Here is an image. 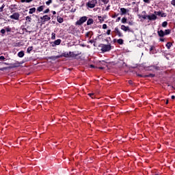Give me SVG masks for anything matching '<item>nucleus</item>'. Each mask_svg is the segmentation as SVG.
I'll return each mask as SVG.
<instances>
[{"instance_id": "nucleus-1", "label": "nucleus", "mask_w": 175, "mask_h": 175, "mask_svg": "<svg viewBox=\"0 0 175 175\" xmlns=\"http://www.w3.org/2000/svg\"><path fill=\"white\" fill-rule=\"evenodd\" d=\"M100 47H101V51H103V53H106L111 50V45L110 44H102L100 45Z\"/></svg>"}, {"instance_id": "nucleus-2", "label": "nucleus", "mask_w": 175, "mask_h": 175, "mask_svg": "<svg viewBox=\"0 0 175 175\" xmlns=\"http://www.w3.org/2000/svg\"><path fill=\"white\" fill-rule=\"evenodd\" d=\"M96 3H98L96 0H91L86 3V6L90 9H94V7L96 6Z\"/></svg>"}, {"instance_id": "nucleus-3", "label": "nucleus", "mask_w": 175, "mask_h": 175, "mask_svg": "<svg viewBox=\"0 0 175 175\" xmlns=\"http://www.w3.org/2000/svg\"><path fill=\"white\" fill-rule=\"evenodd\" d=\"M87 18H88L87 16L81 17L79 20L76 22V25H81L84 24V23L87 21Z\"/></svg>"}, {"instance_id": "nucleus-4", "label": "nucleus", "mask_w": 175, "mask_h": 175, "mask_svg": "<svg viewBox=\"0 0 175 175\" xmlns=\"http://www.w3.org/2000/svg\"><path fill=\"white\" fill-rule=\"evenodd\" d=\"M114 33H116V35H118V36L119 38H122L124 36V34H122V33H121V31H120V29H118V27H116L114 29L113 31Z\"/></svg>"}, {"instance_id": "nucleus-5", "label": "nucleus", "mask_w": 175, "mask_h": 175, "mask_svg": "<svg viewBox=\"0 0 175 175\" xmlns=\"http://www.w3.org/2000/svg\"><path fill=\"white\" fill-rule=\"evenodd\" d=\"M10 18H12V20H18V18H20V14H18V12H15L10 16Z\"/></svg>"}, {"instance_id": "nucleus-6", "label": "nucleus", "mask_w": 175, "mask_h": 175, "mask_svg": "<svg viewBox=\"0 0 175 175\" xmlns=\"http://www.w3.org/2000/svg\"><path fill=\"white\" fill-rule=\"evenodd\" d=\"M120 29H122V31H124V32H131V29H129V26H125L124 25H122Z\"/></svg>"}, {"instance_id": "nucleus-7", "label": "nucleus", "mask_w": 175, "mask_h": 175, "mask_svg": "<svg viewBox=\"0 0 175 175\" xmlns=\"http://www.w3.org/2000/svg\"><path fill=\"white\" fill-rule=\"evenodd\" d=\"M147 18H148V20L150 21H152V20H157V17L155 15V14H152V15H148L147 16Z\"/></svg>"}, {"instance_id": "nucleus-8", "label": "nucleus", "mask_w": 175, "mask_h": 175, "mask_svg": "<svg viewBox=\"0 0 175 175\" xmlns=\"http://www.w3.org/2000/svg\"><path fill=\"white\" fill-rule=\"evenodd\" d=\"M40 19L44 20V21H50V20H51V18L50 16H48L47 15H44L41 17Z\"/></svg>"}, {"instance_id": "nucleus-9", "label": "nucleus", "mask_w": 175, "mask_h": 175, "mask_svg": "<svg viewBox=\"0 0 175 175\" xmlns=\"http://www.w3.org/2000/svg\"><path fill=\"white\" fill-rule=\"evenodd\" d=\"M77 55H79V54H75V52L70 51L68 53V57L70 58H75V57H77Z\"/></svg>"}, {"instance_id": "nucleus-10", "label": "nucleus", "mask_w": 175, "mask_h": 175, "mask_svg": "<svg viewBox=\"0 0 175 175\" xmlns=\"http://www.w3.org/2000/svg\"><path fill=\"white\" fill-rule=\"evenodd\" d=\"M49 58V59H53V61H55V59H58V58H62V55L51 56Z\"/></svg>"}, {"instance_id": "nucleus-11", "label": "nucleus", "mask_w": 175, "mask_h": 175, "mask_svg": "<svg viewBox=\"0 0 175 175\" xmlns=\"http://www.w3.org/2000/svg\"><path fill=\"white\" fill-rule=\"evenodd\" d=\"M157 33L159 36H160V38H163V36H165V31H163V30L158 31Z\"/></svg>"}, {"instance_id": "nucleus-12", "label": "nucleus", "mask_w": 175, "mask_h": 175, "mask_svg": "<svg viewBox=\"0 0 175 175\" xmlns=\"http://www.w3.org/2000/svg\"><path fill=\"white\" fill-rule=\"evenodd\" d=\"M121 14H126L129 10H126V8H120Z\"/></svg>"}, {"instance_id": "nucleus-13", "label": "nucleus", "mask_w": 175, "mask_h": 175, "mask_svg": "<svg viewBox=\"0 0 175 175\" xmlns=\"http://www.w3.org/2000/svg\"><path fill=\"white\" fill-rule=\"evenodd\" d=\"M35 12H36V8H32L29 9V14H33V13H35Z\"/></svg>"}, {"instance_id": "nucleus-14", "label": "nucleus", "mask_w": 175, "mask_h": 175, "mask_svg": "<svg viewBox=\"0 0 175 175\" xmlns=\"http://www.w3.org/2000/svg\"><path fill=\"white\" fill-rule=\"evenodd\" d=\"M92 24H94V19L89 18L87 21V25H91Z\"/></svg>"}, {"instance_id": "nucleus-15", "label": "nucleus", "mask_w": 175, "mask_h": 175, "mask_svg": "<svg viewBox=\"0 0 175 175\" xmlns=\"http://www.w3.org/2000/svg\"><path fill=\"white\" fill-rule=\"evenodd\" d=\"M53 43L55 46H59V44H61V39L55 40Z\"/></svg>"}, {"instance_id": "nucleus-16", "label": "nucleus", "mask_w": 175, "mask_h": 175, "mask_svg": "<svg viewBox=\"0 0 175 175\" xmlns=\"http://www.w3.org/2000/svg\"><path fill=\"white\" fill-rule=\"evenodd\" d=\"M25 53L24 51H21L20 52H18V57H19V58H23V57H24Z\"/></svg>"}, {"instance_id": "nucleus-17", "label": "nucleus", "mask_w": 175, "mask_h": 175, "mask_svg": "<svg viewBox=\"0 0 175 175\" xmlns=\"http://www.w3.org/2000/svg\"><path fill=\"white\" fill-rule=\"evenodd\" d=\"M57 20L59 24H62V23H64V18H61L60 16H57Z\"/></svg>"}, {"instance_id": "nucleus-18", "label": "nucleus", "mask_w": 175, "mask_h": 175, "mask_svg": "<svg viewBox=\"0 0 175 175\" xmlns=\"http://www.w3.org/2000/svg\"><path fill=\"white\" fill-rule=\"evenodd\" d=\"M44 9V6L41 5L37 8V12H43Z\"/></svg>"}, {"instance_id": "nucleus-19", "label": "nucleus", "mask_w": 175, "mask_h": 175, "mask_svg": "<svg viewBox=\"0 0 175 175\" xmlns=\"http://www.w3.org/2000/svg\"><path fill=\"white\" fill-rule=\"evenodd\" d=\"M172 46H173V44H172V42H167L166 44V47L167 49H168V50H170V48L172 47Z\"/></svg>"}, {"instance_id": "nucleus-20", "label": "nucleus", "mask_w": 175, "mask_h": 175, "mask_svg": "<svg viewBox=\"0 0 175 175\" xmlns=\"http://www.w3.org/2000/svg\"><path fill=\"white\" fill-rule=\"evenodd\" d=\"M117 42L118 43V44H124V40L120 38L117 40Z\"/></svg>"}, {"instance_id": "nucleus-21", "label": "nucleus", "mask_w": 175, "mask_h": 175, "mask_svg": "<svg viewBox=\"0 0 175 175\" xmlns=\"http://www.w3.org/2000/svg\"><path fill=\"white\" fill-rule=\"evenodd\" d=\"M62 55V57H65L66 58H68V57H69V53L65 52L63 53V55Z\"/></svg>"}, {"instance_id": "nucleus-22", "label": "nucleus", "mask_w": 175, "mask_h": 175, "mask_svg": "<svg viewBox=\"0 0 175 175\" xmlns=\"http://www.w3.org/2000/svg\"><path fill=\"white\" fill-rule=\"evenodd\" d=\"M144 77H155V75H154V74H149L148 75H145Z\"/></svg>"}, {"instance_id": "nucleus-23", "label": "nucleus", "mask_w": 175, "mask_h": 175, "mask_svg": "<svg viewBox=\"0 0 175 175\" xmlns=\"http://www.w3.org/2000/svg\"><path fill=\"white\" fill-rule=\"evenodd\" d=\"M23 3L24 2H27V3H29V2H32L33 0H21Z\"/></svg>"}, {"instance_id": "nucleus-24", "label": "nucleus", "mask_w": 175, "mask_h": 175, "mask_svg": "<svg viewBox=\"0 0 175 175\" xmlns=\"http://www.w3.org/2000/svg\"><path fill=\"white\" fill-rule=\"evenodd\" d=\"M162 27H163L164 28H165V27H167V21H164L162 23Z\"/></svg>"}, {"instance_id": "nucleus-25", "label": "nucleus", "mask_w": 175, "mask_h": 175, "mask_svg": "<svg viewBox=\"0 0 175 175\" xmlns=\"http://www.w3.org/2000/svg\"><path fill=\"white\" fill-rule=\"evenodd\" d=\"M164 33H165V35L170 34V29H165Z\"/></svg>"}, {"instance_id": "nucleus-26", "label": "nucleus", "mask_w": 175, "mask_h": 175, "mask_svg": "<svg viewBox=\"0 0 175 175\" xmlns=\"http://www.w3.org/2000/svg\"><path fill=\"white\" fill-rule=\"evenodd\" d=\"M161 13H162L161 12H157V11L154 12L155 16H161Z\"/></svg>"}, {"instance_id": "nucleus-27", "label": "nucleus", "mask_w": 175, "mask_h": 175, "mask_svg": "<svg viewBox=\"0 0 175 175\" xmlns=\"http://www.w3.org/2000/svg\"><path fill=\"white\" fill-rule=\"evenodd\" d=\"M138 16L139 17V18H144V20H146V18H147V16L146 15H142V16L138 15Z\"/></svg>"}, {"instance_id": "nucleus-28", "label": "nucleus", "mask_w": 175, "mask_h": 175, "mask_svg": "<svg viewBox=\"0 0 175 175\" xmlns=\"http://www.w3.org/2000/svg\"><path fill=\"white\" fill-rule=\"evenodd\" d=\"M122 24H126V18H122Z\"/></svg>"}, {"instance_id": "nucleus-29", "label": "nucleus", "mask_w": 175, "mask_h": 175, "mask_svg": "<svg viewBox=\"0 0 175 175\" xmlns=\"http://www.w3.org/2000/svg\"><path fill=\"white\" fill-rule=\"evenodd\" d=\"M32 50H33V47L29 46V48H27V53H31V51H32Z\"/></svg>"}, {"instance_id": "nucleus-30", "label": "nucleus", "mask_w": 175, "mask_h": 175, "mask_svg": "<svg viewBox=\"0 0 175 175\" xmlns=\"http://www.w3.org/2000/svg\"><path fill=\"white\" fill-rule=\"evenodd\" d=\"M52 2H53V0H48L46 2V5H47L49 6V5H50V3H52Z\"/></svg>"}, {"instance_id": "nucleus-31", "label": "nucleus", "mask_w": 175, "mask_h": 175, "mask_svg": "<svg viewBox=\"0 0 175 175\" xmlns=\"http://www.w3.org/2000/svg\"><path fill=\"white\" fill-rule=\"evenodd\" d=\"M4 8H5V4H3V5H1V7H0V12H3Z\"/></svg>"}, {"instance_id": "nucleus-32", "label": "nucleus", "mask_w": 175, "mask_h": 175, "mask_svg": "<svg viewBox=\"0 0 175 175\" xmlns=\"http://www.w3.org/2000/svg\"><path fill=\"white\" fill-rule=\"evenodd\" d=\"M26 20L28 21L29 23H31V21H32V18L30 16H27Z\"/></svg>"}, {"instance_id": "nucleus-33", "label": "nucleus", "mask_w": 175, "mask_h": 175, "mask_svg": "<svg viewBox=\"0 0 175 175\" xmlns=\"http://www.w3.org/2000/svg\"><path fill=\"white\" fill-rule=\"evenodd\" d=\"M52 37H51V39L53 40H54L55 39V33H52Z\"/></svg>"}, {"instance_id": "nucleus-34", "label": "nucleus", "mask_w": 175, "mask_h": 175, "mask_svg": "<svg viewBox=\"0 0 175 175\" xmlns=\"http://www.w3.org/2000/svg\"><path fill=\"white\" fill-rule=\"evenodd\" d=\"M11 65H12L11 68H17V65H18V64H12Z\"/></svg>"}, {"instance_id": "nucleus-35", "label": "nucleus", "mask_w": 175, "mask_h": 175, "mask_svg": "<svg viewBox=\"0 0 175 175\" xmlns=\"http://www.w3.org/2000/svg\"><path fill=\"white\" fill-rule=\"evenodd\" d=\"M171 5H172V6L175 8V0H172L171 1Z\"/></svg>"}, {"instance_id": "nucleus-36", "label": "nucleus", "mask_w": 175, "mask_h": 175, "mask_svg": "<svg viewBox=\"0 0 175 175\" xmlns=\"http://www.w3.org/2000/svg\"><path fill=\"white\" fill-rule=\"evenodd\" d=\"M102 2H103L105 4H107L109 3V0H102Z\"/></svg>"}, {"instance_id": "nucleus-37", "label": "nucleus", "mask_w": 175, "mask_h": 175, "mask_svg": "<svg viewBox=\"0 0 175 175\" xmlns=\"http://www.w3.org/2000/svg\"><path fill=\"white\" fill-rule=\"evenodd\" d=\"M6 33V30H5V29H2L1 30V33L4 34V33Z\"/></svg>"}, {"instance_id": "nucleus-38", "label": "nucleus", "mask_w": 175, "mask_h": 175, "mask_svg": "<svg viewBox=\"0 0 175 175\" xmlns=\"http://www.w3.org/2000/svg\"><path fill=\"white\" fill-rule=\"evenodd\" d=\"M107 28V25L104 24L103 25V29H106Z\"/></svg>"}, {"instance_id": "nucleus-39", "label": "nucleus", "mask_w": 175, "mask_h": 175, "mask_svg": "<svg viewBox=\"0 0 175 175\" xmlns=\"http://www.w3.org/2000/svg\"><path fill=\"white\" fill-rule=\"evenodd\" d=\"M166 13H161V17H166Z\"/></svg>"}, {"instance_id": "nucleus-40", "label": "nucleus", "mask_w": 175, "mask_h": 175, "mask_svg": "<svg viewBox=\"0 0 175 175\" xmlns=\"http://www.w3.org/2000/svg\"><path fill=\"white\" fill-rule=\"evenodd\" d=\"M5 31H7V32H10L11 29L10 27H6Z\"/></svg>"}, {"instance_id": "nucleus-41", "label": "nucleus", "mask_w": 175, "mask_h": 175, "mask_svg": "<svg viewBox=\"0 0 175 175\" xmlns=\"http://www.w3.org/2000/svg\"><path fill=\"white\" fill-rule=\"evenodd\" d=\"M88 95H89V96H91V98L92 99H94V97H92V96H94V93H90V94H88Z\"/></svg>"}, {"instance_id": "nucleus-42", "label": "nucleus", "mask_w": 175, "mask_h": 175, "mask_svg": "<svg viewBox=\"0 0 175 175\" xmlns=\"http://www.w3.org/2000/svg\"><path fill=\"white\" fill-rule=\"evenodd\" d=\"M144 2H145V3H150V0H144Z\"/></svg>"}, {"instance_id": "nucleus-43", "label": "nucleus", "mask_w": 175, "mask_h": 175, "mask_svg": "<svg viewBox=\"0 0 175 175\" xmlns=\"http://www.w3.org/2000/svg\"><path fill=\"white\" fill-rule=\"evenodd\" d=\"M49 12H50V10L46 9L44 11V13H49Z\"/></svg>"}, {"instance_id": "nucleus-44", "label": "nucleus", "mask_w": 175, "mask_h": 175, "mask_svg": "<svg viewBox=\"0 0 175 175\" xmlns=\"http://www.w3.org/2000/svg\"><path fill=\"white\" fill-rule=\"evenodd\" d=\"M71 12H72V13H75V12H76V8H72V9H71Z\"/></svg>"}, {"instance_id": "nucleus-45", "label": "nucleus", "mask_w": 175, "mask_h": 175, "mask_svg": "<svg viewBox=\"0 0 175 175\" xmlns=\"http://www.w3.org/2000/svg\"><path fill=\"white\" fill-rule=\"evenodd\" d=\"M110 32H111V30H110V29L107 30V34L110 35Z\"/></svg>"}, {"instance_id": "nucleus-46", "label": "nucleus", "mask_w": 175, "mask_h": 175, "mask_svg": "<svg viewBox=\"0 0 175 175\" xmlns=\"http://www.w3.org/2000/svg\"><path fill=\"white\" fill-rule=\"evenodd\" d=\"M120 20H121V17H118L117 19H116V23H118L120 21Z\"/></svg>"}, {"instance_id": "nucleus-47", "label": "nucleus", "mask_w": 175, "mask_h": 175, "mask_svg": "<svg viewBox=\"0 0 175 175\" xmlns=\"http://www.w3.org/2000/svg\"><path fill=\"white\" fill-rule=\"evenodd\" d=\"M0 59L3 61L5 59V57L3 56H0Z\"/></svg>"}, {"instance_id": "nucleus-48", "label": "nucleus", "mask_w": 175, "mask_h": 175, "mask_svg": "<svg viewBox=\"0 0 175 175\" xmlns=\"http://www.w3.org/2000/svg\"><path fill=\"white\" fill-rule=\"evenodd\" d=\"M129 84L132 85V84H133V82L132 81L129 80Z\"/></svg>"}, {"instance_id": "nucleus-49", "label": "nucleus", "mask_w": 175, "mask_h": 175, "mask_svg": "<svg viewBox=\"0 0 175 175\" xmlns=\"http://www.w3.org/2000/svg\"><path fill=\"white\" fill-rule=\"evenodd\" d=\"M160 42H165V39H163V38H160Z\"/></svg>"}, {"instance_id": "nucleus-50", "label": "nucleus", "mask_w": 175, "mask_h": 175, "mask_svg": "<svg viewBox=\"0 0 175 175\" xmlns=\"http://www.w3.org/2000/svg\"><path fill=\"white\" fill-rule=\"evenodd\" d=\"M6 70V68H0V70Z\"/></svg>"}, {"instance_id": "nucleus-51", "label": "nucleus", "mask_w": 175, "mask_h": 175, "mask_svg": "<svg viewBox=\"0 0 175 175\" xmlns=\"http://www.w3.org/2000/svg\"><path fill=\"white\" fill-rule=\"evenodd\" d=\"M53 14H57V12L55 11L52 12Z\"/></svg>"}, {"instance_id": "nucleus-52", "label": "nucleus", "mask_w": 175, "mask_h": 175, "mask_svg": "<svg viewBox=\"0 0 175 175\" xmlns=\"http://www.w3.org/2000/svg\"><path fill=\"white\" fill-rule=\"evenodd\" d=\"M90 68H95V66L91 64V65H90Z\"/></svg>"}, {"instance_id": "nucleus-53", "label": "nucleus", "mask_w": 175, "mask_h": 175, "mask_svg": "<svg viewBox=\"0 0 175 175\" xmlns=\"http://www.w3.org/2000/svg\"><path fill=\"white\" fill-rule=\"evenodd\" d=\"M169 103V100H167L165 104L167 105Z\"/></svg>"}, {"instance_id": "nucleus-54", "label": "nucleus", "mask_w": 175, "mask_h": 175, "mask_svg": "<svg viewBox=\"0 0 175 175\" xmlns=\"http://www.w3.org/2000/svg\"><path fill=\"white\" fill-rule=\"evenodd\" d=\"M171 98H172V99H175V96H172Z\"/></svg>"}, {"instance_id": "nucleus-55", "label": "nucleus", "mask_w": 175, "mask_h": 175, "mask_svg": "<svg viewBox=\"0 0 175 175\" xmlns=\"http://www.w3.org/2000/svg\"><path fill=\"white\" fill-rule=\"evenodd\" d=\"M99 69H105L103 67H99Z\"/></svg>"}, {"instance_id": "nucleus-56", "label": "nucleus", "mask_w": 175, "mask_h": 175, "mask_svg": "<svg viewBox=\"0 0 175 175\" xmlns=\"http://www.w3.org/2000/svg\"><path fill=\"white\" fill-rule=\"evenodd\" d=\"M138 76H139V77H142V75H138Z\"/></svg>"}, {"instance_id": "nucleus-57", "label": "nucleus", "mask_w": 175, "mask_h": 175, "mask_svg": "<svg viewBox=\"0 0 175 175\" xmlns=\"http://www.w3.org/2000/svg\"><path fill=\"white\" fill-rule=\"evenodd\" d=\"M129 25H132V23H129Z\"/></svg>"}, {"instance_id": "nucleus-58", "label": "nucleus", "mask_w": 175, "mask_h": 175, "mask_svg": "<svg viewBox=\"0 0 175 175\" xmlns=\"http://www.w3.org/2000/svg\"><path fill=\"white\" fill-rule=\"evenodd\" d=\"M107 10H109V7L107 8Z\"/></svg>"}, {"instance_id": "nucleus-59", "label": "nucleus", "mask_w": 175, "mask_h": 175, "mask_svg": "<svg viewBox=\"0 0 175 175\" xmlns=\"http://www.w3.org/2000/svg\"><path fill=\"white\" fill-rule=\"evenodd\" d=\"M142 13H144V14H146V12H143Z\"/></svg>"}, {"instance_id": "nucleus-60", "label": "nucleus", "mask_w": 175, "mask_h": 175, "mask_svg": "<svg viewBox=\"0 0 175 175\" xmlns=\"http://www.w3.org/2000/svg\"><path fill=\"white\" fill-rule=\"evenodd\" d=\"M152 50V48L150 49V51Z\"/></svg>"}, {"instance_id": "nucleus-61", "label": "nucleus", "mask_w": 175, "mask_h": 175, "mask_svg": "<svg viewBox=\"0 0 175 175\" xmlns=\"http://www.w3.org/2000/svg\"><path fill=\"white\" fill-rule=\"evenodd\" d=\"M60 1H66V0H60Z\"/></svg>"}]
</instances>
